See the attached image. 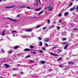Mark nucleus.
Here are the masks:
<instances>
[{"label": "nucleus", "mask_w": 78, "mask_h": 78, "mask_svg": "<svg viewBox=\"0 0 78 78\" xmlns=\"http://www.w3.org/2000/svg\"><path fill=\"white\" fill-rule=\"evenodd\" d=\"M49 54L50 55H52V56H58V55L55 54L53 52H50Z\"/></svg>", "instance_id": "1"}, {"label": "nucleus", "mask_w": 78, "mask_h": 78, "mask_svg": "<svg viewBox=\"0 0 78 78\" xmlns=\"http://www.w3.org/2000/svg\"><path fill=\"white\" fill-rule=\"evenodd\" d=\"M53 9V7H51L50 5H49L48 6V9L49 11H52V10Z\"/></svg>", "instance_id": "2"}, {"label": "nucleus", "mask_w": 78, "mask_h": 78, "mask_svg": "<svg viewBox=\"0 0 78 78\" xmlns=\"http://www.w3.org/2000/svg\"><path fill=\"white\" fill-rule=\"evenodd\" d=\"M44 41L47 42L49 41V38H46L44 40Z\"/></svg>", "instance_id": "3"}, {"label": "nucleus", "mask_w": 78, "mask_h": 78, "mask_svg": "<svg viewBox=\"0 0 78 78\" xmlns=\"http://www.w3.org/2000/svg\"><path fill=\"white\" fill-rule=\"evenodd\" d=\"M7 18L10 19V20H12V21H13V22H16L17 21V20L16 19H12L10 18Z\"/></svg>", "instance_id": "4"}, {"label": "nucleus", "mask_w": 78, "mask_h": 78, "mask_svg": "<svg viewBox=\"0 0 78 78\" xmlns=\"http://www.w3.org/2000/svg\"><path fill=\"white\" fill-rule=\"evenodd\" d=\"M24 51H30V49L26 48L25 49H24Z\"/></svg>", "instance_id": "5"}, {"label": "nucleus", "mask_w": 78, "mask_h": 78, "mask_svg": "<svg viewBox=\"0 0 78 78\" xmlns=\"http://www.w3.org/2000/svg\"><path fill=\"white\" fill-rule=\"evenodd\" d=\"M26 32H30V31H32V29H29L25 30Z\"/></svg>", "instance_id": "6"}, {"label": "nucleus", "mask_w": 78, "mask_h": 78, "mask_svg": "<svg viewBox=\"0 0 78 78\" xmlns=\"http://www.w3.org/2000/svg\"><path fill=\"white\" fill-rule=\"evenodd\" d=\"M4 66L6 68H9V65L8 64H4Z\"/></svg>", "instance_id": "7"}, {"label": "nucleus", "mask_w": 78, "mask_h": 78, "mask_svg": "<svg viewBox=\"0 0 78 78\" xmlns=\"http://www.w3.org/2000/svg\"><path fill=\"white\" fill-rule=\"evenodd\" d=\"M15 6L14 5H13L12 6H6L5 7V8H13V7H14Z\"/></svg>", "instance_id": "8"}, {"label": "nucleus", "mask_w": 78, "mask_h": 78, "mask_svg": "<svg viewBox=\"0 0 78 78\" xmlns=\"http://www.w3.org/2000/svg\"><path fill=\"white\" fill-rule=\"evenodd\" d=\"M75 9V7H73V8H71L70 9V11H74Z\"/></svg>", "instance_id": "9"}, {"label": "nucleus", "mask_w": 78, "mask_h": 78, "mask_svg": "<svg viewBox=\"0 0 78 78\" xmlns=\"http://www.w3.org/2000/svg\"><path fill=\"white\" fill-rule=\"evenodd\" d=\"M19 48V46H16L13 47L14 49H17Z\"/></svg>", "instance_id": "10"}, {"label": "nucleus", "mask_w": 78, "mask_h": 78, "mask_svg": "<svg viewBox=\"0 0 78 78\" xmlns=\"http://www.w3.org/2000/svg\"><path fill=\"white\" fill-rule=\"evenodd\" d=\"M65 16H68L69 15V12H66L64 13Z\"/></svg>", "instance_id": "11"}, {"label": "nucleus", "mask_w": 78, "mask_h": 78, "mask_svg": "<svg viewBox=\"0 0 78 78\" xmlns=\"http://www.w3.org/2000/svg\"><path fill=\"white\" fill-rule=\"evenodd\" d=\"M75 62H68L69 64H74Z\"/></svg>", "instance_id": "12"}, {"label": "nucleus", "mask_w": 78, "mask_h": 78, "mask_svg": "<svg viewBox=\"0 0 78 78\" xmlns=\"http://www.w3.org/2000/svg\"><path fill=\"white\" fill-rule=\"evenodd\" d=\"M44 10H43L41 11L39 13L38 15L39 16V15H41L42 13H43V12H44Z\"/></svg>", "instance_id": "13"}, {"label": "nucleus", "mask_w": 78, "mask_h": 78, "mask_svg": "<svg viewBox=\"0 0 78 78\" xmlns=\"http://www.w3.org/2000/svg\"><path fill=\"white\" fill-rule=\"evenodd\" d=\"M62 34L63 36H66V32H62Z\"/></svg>", "instance_id": "14"}, {"label": "nucleus", "mask_w": 78, "mask_h": 78, "mask_svg": "<svg viewBox=\"0 0 78 78\" xmlns=\"http://www.w3.org/2000/svg\"><path fill=\"white\" fill-rule=\"evenodd\" d=\"M40 62L41 63V64H44L45 63V61H41Z\"/></svg>", "instance_id": "15"}, {"label": "nucleus", "mask_w": 78, "mask_h": 78, "mask_svg": "<svg viewBox=\"0 0 78 78\" xmlns=\"http://www.w3.org/2000/svg\"><path fill=\"white\" fill-rule=\"evenodd\" d=\"M7 52L8 53H9V54H12V50L11 51H7Z\"/></svg>", "instance_id": "16"}, {"label": "nucleus", "mask_w": 78, "mask_h": 78, "mask_svg": "<svg viewBox=\"0 0 78 78\" xmlns=\"http://www.w3.org/2000/svg\"><path fill=\"white\" fill-rule=\"evenodd\" d=\"M41 8H39L37 9H35V11H40V10H41Z\"/></svg>", "instance_id": "17"}, {"label": "nucleus", "mask_w": 78, "mask_h": 78, "mask_svg": "<svg viewBox=\"0 0 78 78\" xmlns=\"http://www.w3.org/2000/svg\"><path fill=\"white\" fill-rule=\"evenodd\" d=\"M41 8H39L37 9H35V11H40V10H41Z\"/></svg>", "instance_id": "18"}, {"label": "nucleus", "mask_w": 78, "mask_h": 78, "mask_svg": "<svg viewBox=\"0 0 78 78\" xmlns=\"http://www.w3.org/2000/svg\"><path fill=\"white\" fill-rule=\"evenodd\" d=\"M39 46H42V43L41 41H40L39 42Z\"/></svg>", "instance_id": "19"}, {"label": "nucleus", "mask_w": 78, "mask_h": 78, "mask_svg": "<svg viewBox=\"0 0 78 78\" xmlns=\"http://www.w3.org/2000/svg\"><path fill=\"white\" fill-rule=\"evenodd\" d=\"M68 44H66V46H65L64 48V49H65V50H66V49H67V46H68Z\"/></svg>", "instance_id": "20"}, {"label": "nucleus", "mask_w": 78, "mask_h": 78, "mask_svg": "<svg viewBox=\"0 0 78 78\" xmlns=\"http://www.w3.org/2000/svg\"><path fill=\"white\" fill-rule=\"evenodd\" d=\"M6 29H4L3 30H2V34H4V33H5V32L6 31Z\"/></svg>", "instance_id": "21"}, {"label": "nucleus", "mask_w": 78, "mask_h": 78, "mask_svg": "<svg viewBox=\"0 0 78 78\" xmlns=\"http://www.w3.org/2000/svg\"><path fill=\"white\" fill-rule=\"evenodd\" d=\"M30 56H31V55H28L26 56L25 58H30Z\"/></svg>", "instance_id": "22"}, {"label": "nucleus", "mask_w": 78, "mask_h": 78, "mask_svg": "<svg viewBox=\"0 0 78 78\" xmlns=\"http://www.w3.org/2000/svg\"><path fill=\"white\" fill-rule=\"evenodd\" d=\"M55 27V25H53L52 26H51V27H49V29H51V28H54Z\"/></svg>", "instance_id": "23"}, {"label": "nucleus", "mask_w": 78, "mask_h": 78, "mask_svg": "<svg viewBox=\"0 0 78 78\" xmlns=\"http://www.w3.org/2000/svg\"><path fill=\"white\" fill-rule=\"evenodd\" d=\"M30 48H32V49L34 48V47L32 45H31L30 46H29Z\"/></svg>", "instance_id": "24"}, {"label": "nucleus", "mask_w": 78, "mask_h": 78, "mask_svg": "<svg viewBox=\"0 0 78 78\" xmlns=\"http://www.w3.org/2000/svg\"><path fill=\"white\" fill-rule=\"evenodd\" d=\"M24 67H26V68H28L29 66L28 65H24Z\"/></svg>", "instance_id": "25"}, {"label": "nucleus", "mask_w": 78, "mask_h": 78, "mask_svg": "<svg viewBox=\"0 0 78 78\" xmlns=\"http://www.w3.org/2000/svg\"><path fill=\"white\" fill-rule=\"evenodd\" d=\"M1 51L2 53H5V51L3 49H1Z\"/></svg>", "instance_id": "26"}, {"label": "nucleus", "mask_w": 78, "mask_h": 78, "mask_svg": "<svg viewBox=\"0 0 78 78\" xmlns=\"http://www.w3.org/2000/svg\"><path fill=\"white\" fill-rule=\"evenodd\" d=\"M18 68H13V70H18Z\"/></svg>", "instance_id": "27"}, {"label": "nucleus", "mask_w": 78, "mask_h": 78, "mask_svg": "<svg viewBox=\"0 0 78 78\" xmlns=\"http://www.w3.org/2000/svg\"><path fill=\"white\" fill-rule=\"evenodd\" d=\"M17 74H15L14 75H13L12 76H13V77H16V76H17Z\"/></svg>", "instance_id": "28"}, {"label": "nucleus", "mask_w": 78, "mask_h": 78, "mask_svg": "<svg viewBox=\"0 0 78 78\" xmlns=\"http://www.w3.org/2000/svg\"><path fill=\"white\" fill-rule=\"evenodd\" d=\"M62 14V13H60L58 15V17H61V15Z\"/></svg>", "instance_id": "29"}, {"label": "nucleus", "mask_w": 78, "mask_h": 78, "mask_svg": "<svg viewBox=\"0 0 78 78\" xmlns=\"http://www.w3.org/2000/svg\"><path fill=\"white\" fill-rule=\"evenodd\" d=\"M38 51L41 53H43V51L42 50H39Z\"/></svg>", "instance_id": "30"}, {"label": "nucleus", "mask_w": 78, "mask_h": 78, "mask_svg": "<svg viewBox=\"0 0 78 78\" xmlns=\"http://www.w3.org/2000/svg\"><path fill=\"white\" fill-rule=\"evenodd\" d=\"M35 5H36V6H37L38 5V3L37 0L36 1V3L35 4Z\"/></svg>", "instance_id": "31"}, {"label": "nucleus", "mask_w": 78, "mask_h": 78, "mask_svg": "<svg viewBox=\"0 0 78 78\" xmlns=\"http://www.w3.org/2000/svg\"><path fill=\"white\" fill-rule=\"evenodd\" d=\"M31 19H35L36 20H37V19H38V18H36L35 17H31Z\"/></svg>", "instance_id": "32"}, {"label": "nucleus", "mask_w": 78, "mask_h": 78, "mask_svg": "<svg viewBox=\"0 0 78 78\" xmlns=\"http://www.w3.org/2000/svg\"><path fill=\"white\" fill-rule=\"evenodd\" d=\"M38 40H39V41H41V40H42V38L40 37H38Z\"/></svg>", "instance_id": "33"}, {"label": "nucleus", "mask_w": 78, "mask_h": 78, "mask_svg": "<svg viewBox=\"0 0 78 78\" xmlns=\"http://www.w3.org/2000/svg\"><path fill=\"white\" fill-rule=\"evenodd\" d=\"M48 24H49L50 23V20H48Z\"/></svg>", "instance_id": "34"}, {"label": "nucleus", "mask_w": 78, "mask_h": 78, "mask_svg": "<svg viewBox=\"0 0 78 78\" xmlns=\"http://www.w3.org/2000/svg\"><path fill=\"white\" fill-rule=\"evenodd\" d=\"M39 27H41V26L38 25L36 27V28H39Z\"/></svg>", "instance_id": "35"}, {"label": "nucleus", "mask_w": 78, "mask_h": 78, "mask_svg": "<svg viewBox=\"0 0 78 78\" xmlns=\"http://www.w3.org/2000/svg\"><path fill=\"white\" fill-rule=\"evenodd\" d=\"M61 59H62V58H60L58 59V61H60L61 60Z\"/></svg>", "instance_id": "36"}, {"label": "nucleus", "mask_w": 78, "mask_h": 78, "mask_svg": "<svg viewBox=\"0 0 78 78\" xmlns=\"http://www.w3.org/2000/svg\"><path fill=\"white\" fill-rule=\"evenodd\" d=\"M62 44H63V45H65V44H66V42H62Z\"/></svg>", "instance_id": "37"}, {"label": "nucleus", "mask_w": 78, "mask_h": 78, "mask_svg": "<svg viewBox=\"0 0 78 78\" xmlns=\"http://www.w3.org/2000/svg\"><path fill=\"white\" fill-rule=\"evenodd\" d=\"M73 33H71V37H73Z\"/></svg>", "instance_id": "38"}, {"label": "nucleus", "mask_w": 78, "mask_h": 78, "mask_svg": "<svg viewBox=\"0 0 78 78\" xmlns=\"http://www.w3.org/2000/svg\"><path fill=\"white\" fill-rule=\"evenodd\" d=\"M62 40V41H66V38H63Z\"/></svg>", "instance_id": "39"}, {"label": "nucleus", "mask_w": 78, "mask_h": 78, "mask_svg": "<svg viewBox=\"0 0 78 78\" xmlns=\"http://www.w3.org/2000/svg\"><path fill=\"white\" fill-rule=\"evenodd\" d=\"M57 48V46H54L52 48V49H55V48Z\"/></svg>", "instance_id": "40"}, {"label": "nucleus", "mask_w": 78, "mask_h": 78, "mask_svg": "<svg viewBox=\"0 0 78 78\" xmlns=\"http://www.w3.org/2000/svg\"><path fill=\"white\" fill-rule=\"evenodd\" d=\"M25 7H25V6H23L21 7L20 8H25Z\"/></svg>", "instance_id": "41"}, {"label": "nucleus", "mask_w": 78, "mask_h": 78, "mask_svg": "<svg viewBox=\"0 0 78 78\" xmlns=\"http://www.w3.org/2000/svg\"><path fill=\"white\" fill-rule=\"evenodd\" d=\"M72 5V2H71L70 4H69V6H71Z\"/></svg>", "instance_id": "42"}, {"label": "nucleus", "mask_w": 78, "mask_h": 78, "mask_svg": "<svg viewBox=\"0 0 78 78\" xmlns=\"http://www.w3.org/2000/svg\"><path fill=\"white\" fill-rule=\"evenodd\" d=\"M32 53L34 55H36V53L35 52H33Z\"/></svg>", "instance_id": "43"}, {"label": "nucleus", "mask_w": 78, "mask_h": 78, "mask_svg": "<svg viewBox=\"0 0 78 78\" xmlns=\"http://www.w3.org/2000/svg\"><path fill=\"white\" fill-rule=\"evenodd\" d=\"M27 9H31L30 7H27Z\"/></svg>", "instance_id": "44"}, {"label": "nucleus", "mask_w": 78, "mask_h": 78, "mask_svg": "<svg viewBox=\"0 0 78 78\" xmlns=\"http://www.w3.org/2000/svg\"><path fill=\"white\" fill-rule=\"evenodd\" d=\"M13 33H17V32L16 31H13L12 32Z\"/></svg>", "instance_id": "45"}, {"label": "nucleus", "mask_w": 78, "mask_h": 78, "mask_svg": "<svg viewBox=\"0 0 78 78\" xmlns=\"http://www.w3.org/2000/svg\"><path fill=\"white\" fill-rule=\"evenodd\" d=\"M9 28V26H7L5 27V28Z\"/></svg>", "instance_id": "46"}, {"label": "nucleus", "mask_w": 78, "mask_h": 78, "mask_svg": "<svg viewBox=\"0 0 78 78\" xmlns=\"http://www.w3.org/2000/svg\"><path fill=\"white\" fill-rule=\"evenodd\" d=\"M46 28V27H44L42 28V29L44 30H45Z\"/></svg>", "instance_id": "47"}, {"label": "nucleus", "mask_w": 78, "mask_h": 78, "mask_svg": "<svg viewBox=\"0 0 78 78\" xmlns=\"http://www.w3.org/2000/svg\"><path fill=\"white\" fill-rule=\"evenodd\" d=\"M59 67H61V68H62V66L61 65H59Z\"/></svg>", "instance_id": "48"}, {"label": "nucleus", "mask_w": 78, "mask_h": 78, "mask_svg": "<svg viewBox=\"0 0 78 78\" xmlns=\"http://www.w3.org/2000/svg\"><path fill=\"white\" fill-rule=\"evenodd\" d=\"M42 50H45V49L44 47H42Z\"/></svg>", "instance_id": "49"}, {"label": "nucleus", "mask_w": 78, "mask_h": 78, "mask_svg": "<svg viewBox=\"0 0 78 78\" xmlns=\"http://www.w3.org/2000/svg\"><path fill=\"white\" fill-rule=\"evenodd\" d=\"M19 16H20V15H17V16L16 17V18H18V17H19Z\"/></svg>", "instance_id": "50"}, {"label": "nucleus", "mask_w": 78, "mask_h": 78, "mask_svg": "<svg viewBox=\"0 0 78 78\" xmlns=\"http://www.w3.org/2000/svg\"><path fill=\"white\" fill-rule=\"evenodd\" d=\"M57 29L58 30H59V29H60V27H57Z\"/></svg>", "instance_id": "51"}, {"label": "nucleus", "mask_w": 78, "mask_h": 78, "mask_svg": "<svg viewBox=\"0 0 78 78\" xmlns=\"http://www.w3.org/2000/svg\"><path fill=\"white\" fill-rule=\"evenodd\" d=\"M45 45H46V46H47V47H48V44L47 43H45Z\"/></svg>", "instance_id": "52"}, {"label": "nucleus", "mask_w": 78, "mask_h": 78, "mask_svg": "<svg viewBox=\"0 0 78 78\" xmlns=\"http://www.w3.org/2000/svg\"><path fill=\"white\" fill-rule=\"evenodd\" d=\"M29 36H24L23 37V38H24V37H28Z\"/></svg>", "instance_id": "53"}, {"label": "nucleus", "mask_w": 78, "mask_h": 78, "mask_svg": "<svg viewBox=\"0 0 78 78\" xmlns=\"http://www.w3.org/2000/svg\"><path fill=\"white\" fill-rule=\"evenodd\" d=\"M58 51L59 52H61V49H58Z\"/></svg>", "instance_id": "54"}, {"label": "nucleus", "mask_w": 78, "mask_h": 78, "mask_svg": "<svg viewBox=\"0 0 78 78\" xmlns=\"http://www.w3.org/2000/svg\"><path fill=\"white\" fill-rule=\"evenodd\" d=\"M66 69H70V67L67 66L66 67Z\"/></svg>", "instance_id": "55"}, {"label": "nucleus", "mask_w": 78, "mask_h": 78, "mask_svg": "<svg viewBox=\"0 0 78 78\" xmlns=\"http://www.w3.org/2000/svg\"><path fill=\"white\" fill-rule=\"evenodd\" d=\"M20 73H21L22 74H23V75L24 74L23 73V72H20Z\"/></svg>", "instance_id": "56"}, {"label": "nucleus", "mask_w": 78, "mask_h": 78, "mask_svg": "<svg viewBox=\"0 0 78 78\" xmlns=\"http://www.w3.org/2000/svg\"><path fill=\"white\" fill-rule=\"evenodd\" d=\"M59 23H61V22H62V21H61V20H59Z\"/></svg>", "instance_id": "57"}, {"label": "nucleus", "mask_w": 78, "mask_h": 78, "mask_svg": "<svg viewBox=\"0 0 78 78\" xmlns=\"http://www.w3.org/2000/svg\"><path fill=\"white\" fill-rule=\"evenodd\" d=\"M49 72H51L52 71V69H49Z\"/></svg>", "instance_id": "58"}, {"label": "nucleus", "mask_w": 78, "mask_h": 78, "mask_svg": "<svg viewBox=\"0 0 78 78\" xmlns=\"http://www.w3.org/2000/svg\"><path fill=\"white\" fill-rule=\"evenodd\" d=\"M17 55H15L14 56V58H16V57H17Z\"/></svg>", "instance_id": "59"}, {"label": "nucleus", "mask_w": 78, "mask_h": 78, "mask_svg": "<svg viewBox=\"0 0 78 78\" xmlns=\"http://www.w3.org/2000/svg\"><path fill=\"white\" fill-rule=\"evenodd\" d=\"M18 67H19V66H20V64H18L17 65Z\"/></svg>", "instance_id": "60"}, {"label": "nucleus", "mask_w": 78, "mask_h": 78, "mask_svg": "<svg viewBox=\"0 0 78 78\" xmlns=\"http://www.w3.org/2000/svg\"><path fill=\"white\" fill-rule=\"evenodd\" d=\"M73 30H77V28H75L73 29Z\"/></svg>", "instance_id": "61"}, {"label": "nucleus", "mask_w": 78, "mask_h": 78, "mask_svg": "<svg viewBox=\"0 0 78 78\" xmlns=\"http://www.w3.org/2000/svg\"><path fill=\"white\" fill-rule=\"evenodd\" d=\"M30 62H33V60H31Z\"/></svg>", "instance_id": "62"}, {"label": "nucleus", "mask_w": 78, "mask_h": 78, "mask_svg": "<svg viewBox=\"0 0 78 78\" xmlns=\"http://www.w3.org/2000/svg\"><path fill=\"white\" fill-rule=\"evenodd\" d=\"M1 35H2V36H5V34H1Z\"/></svg>", "instance_id": "63"}, {"label": "nucleus", "mask_w": 78, "mask_h": 78, "mask_svg": "<svg viewBox=\"0 0 78 78\" xmlns=\"http://www.w3.org/2000/svg\"><path fill=\"white\" fill-rule=\"evenodd\" d=\"M12 36L13 37H15V36H16L15 35H14V34H13Z\"/></svg>", "instance_id": "64"}]
</instances>
